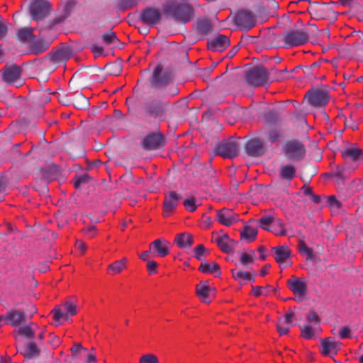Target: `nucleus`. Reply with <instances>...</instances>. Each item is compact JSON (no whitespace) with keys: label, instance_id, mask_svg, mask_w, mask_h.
I'll return each mask as SVG.
<instances>
[{"label":"nucleus","instance_id":"f257e3e1","mask_svg":"<svg viewBox=\"0 0 363 363\" xmlns=\"http://www.w3.org/2000/svg\"><path fill=\"white\" fill-rule=\"evenodd\" d=\"M163 9L165 13L183 23L189 21L193 15L191 6L184 0L168 1L164 5Z\"/></svg>","mask_w":363,"mask_h":363},{"label":"nucleus","instance_id":"f03ea898","mask_svg":"<svg viewBox=\"0 0 363 363\" xmlns=\"http://www.w3.org/2000/svg\"><path fill=\"white\" fill-rule=\"evenodd\" d=\"M320 318L315 311H310L306 316V323L301 327V336L306 340L316 337L320 330Z\"/></svg>","mask_w":363,"mask_h":363},{"label":"nucleus","instance_id":"7ed1b4c3","mask_svg":"<svg viewBox=\"0 0 363 363\" xmlns=\"http://www.w3.org/2000/svg\"><path fill=\"white\" fill-rule=\"evenodd\" d=\"M77 305L71 300L65 301L63 304L56 306L52 311L53 318L57 323L60 324L62 321L67 320L69 317L77 314Z\"/></svg>","mask_w":363,"mask_h":363},{"label":"nucleus","instance_id":"20e7f679","mask_svg":"<svg viewBox=\"0 0 363 363\" xmlns=\"http://www.w3.org/2000/svg\"><path fill=\"white\" fill-rule=\"evenodd\" d=\"M260 227L276 235L286 234L283 222L280 219H274L272 216H264L259 219Z\"/></svg>","mask_w":363,"mask_h":363},{"label":"nucleus","instance_id":"39448f33","mask_svg":"<svg viewBox=\"0 0 363 363\" xmlns=\"http://www.w3.org/2000/svg\"><path fill=\"white\" fill-rule=\"evenodd\" d=\"M308 40V35L301 30H293L287 32L283 37L286 48L300 46Z\"/></svg>","mask_w":363,"mask_h":363},{"label":"nucleus","instance_id":"423d86ee","mask_svg":"<svg viewBox=\"0 0 363 363\" xmlns=\"http://www.w3.org/2000/svg\"><path fill=\"white\" fill-rule=\"evenodd\" d=\"M182 199V195L176 191L167 192L163 201L162 216L165 218L170 216L176 210Z\"/></svg>","mask_w":363,"mask_h":363},{"label":"nucleus","instance_id":"0eeeda50","mask_svg":"<svg viewBox=\"0 0 363 363\" xmlns=\"http://www.w3.org/2000/svg\"><path fill=\"white\" fill-rule=\"evenodd\" d=\"M50 9V5L46 0H35L29 7L30 14L35 21H40L46 17Z\"/></svg>","mask_w":363,"mask_h":363},{"label":"nucleus","instance_id":"6e6552de","mask_svg":"<svg viewBox=\"0 0 363 363\" xmlns=\"http://www.w3.org/2000/svg\"><path fill=\"white\" fill-rule=\"evenodd\" d=\"M238 145L233 140H225L217 145L215 154L224 158H233L238 155Z\"/></svg>","mask_w":363,"mask_h":363},{"label":"nucleus","instance_id":"1a4fd4ad","mask_svg":"<svg viewBox=\"0 0 363 363\" xmlns=\"http://www.w3.org/2000/svg\"><path fill=\"white\" fill-rule=\"evenodd\" d=\"M21 75V69L16 65L5 67L2 70L3 80L7 84H14L16 86H19L22 84Z\"/></svg>","mask_w":363,"mask_h":363},{"label":"nucleus","instance_id":"9d476101","mask_svg":"<svg viewBox=\"0 0 363 363\" xmlns=\"http://www.w3.org/2000/svg\"><path fill=\"white\" fill-rule=\"evenodd\" d=\"M267 72L263 67H255L246 75L247 83L255 86L263 85L267 81Z\"/></svg>","mask_w":363,"mask_h":363},{"label":"nucleus","instance_id":"9b49d317","mask_svg":"<svg viewBox=\"0 0 363 363\" xmlns=\"http://www.w3.org/2000/svg\"><path fill=\"white\" fill-rule=\"evenodd\" d=\"M306 97L308 102L313 106L320 107L326 105L329 101L328 94L323 89H313L309 91Z\"/></svg>","mask_w":363,"mask_h":363},{"label":"nucleus","instance_id":"f8f14e48","mask_svg":"<svg viewBox=\"0 0 363 363\" xmlns=\"http://www.w3.org/2000/svg\"><path fill=\"white\" fill-rule=\"evenodd\" d=\"M287 286L296 296L304 297L307 294V282L300 277L292 276L287 281Z\"/></svg>","mask_w":363,"mask_h":363},{"label":"nucleus","instance_id":"ddd939ff","mask_svg":"<svg viewBox=\"0 0 363 363\" xmlns=\"http://www.w3.org/2000/svg\"><path fill=\"white\" fill-rule=\"evenodd\" d=\"M216 217L218 221L225 226H230L240 220L238 213H235L232 209L227 208L217 211Z\"/></svg>","mask_w":363,"mask_h":363},{"label":"nucleus","instance_id":"4468645a","mask_svg":"<svg viewBox=\"0 0 363 363\" xmlns=\"http://www.w3.org/2000/svg\"><path fill=\"white\" fill-rule=\"evenodd\" d=\"M235 22L238 26L244 30H249L255 25V19L252 13L246 11L238 13Z\"/></svg>","mask_w":363,"mask_h":363},{"label":"nucleus","instance_id":"2eb2a0df","mask_svg":"<svg viewBox=\"0 0 363 363\" xmlns=\"http://www.w3.org/2000/svg\"><path fill=\"white\" fill-rule=\"evenodd\" d=\"M142 145L147 150H157L163 146L164 138L160 133H151L144 138Z\"/></svg>","mask_w":363,"mask_h":363},{"label":"nucleus","instance_id":"dca6fc26","mask_svg":"<svg viewBox=\"0 0 363 363\" xmlns=\"http://www.w3.org/2000/svg\"><path fill=\"white\" fill-rule=\"evenodd\" d=\"M284 152L289 159H299L303 156L305 149L301 143L291 141L285 145Z\"/></svg>","mask_w":363,"mask_h":363},{"label":"nucleus","instance_id":"f3484780","mask_svg":"<svg viewBox=\"0 0 363 363\" xmlns=\"http://www.w3.org/2000/svg\"><path fill=\"white\" fill-rule=\"evenodd\" d=\"M340 349V343L332 337H327L321 340V354L323 356H334Z\"/></svg>","mask_w":363,"mask_h":363},{"label":"nucleus","instance_id":"a211bd4d","mask_svg":"<svg viewBox=\"0 0 363 363\" xmlns=\"http://www.w3.org/2000/svg\"><path fill=\"white\" fill-rule=\"evenodd\" d=\"M153 254L164 257L169 253V242L163 239H157L150 245Z\"/></svg>","mask_w":363,"mask_h":363},{"label":"nucleus","instance_id":"6ab92c4d","mask_svg":"<svg viewBox=\"0 0 363 363\" xmlns=\"http://www.w3.org/2000/svg\"><path fill=\"white\" fill-rule=\"evenodd\" d=\"M161 14L157 9L147 8L140 14L141 21L149 26L156 24L160 19Z\"/></svg>","mask_w":363,"mask_h":363},{"label":"nucleus","instance_id":"aec40b11","mask_svg":"<svg viewBox=\"0 0 363 363\" xmlns=\"http://www.w3.org/2000/svg\"><path fill=\"white\" fill-rule=\"evenodd\" d=\"M294 318V313L292 311H288L279 319L277 328L280 335H286L288 333Z\"/></svg>","mask_w":363,"mask_h":363},{"label":"nucleus","instance_id":"412c9836","mask_svg":"<svg viewBox=\"0 0 363 363\" xmlns=\"http://www.w3.org/2000/svg\"><path fill=\"white\" fill-rule=\"evenodd\" d=\"M229 45L230 40L227 36L218 35L208 43V48L213 51H223Z\"/></svg>","mask_w":363,"mask_h":363},{"label":"nucleus","instance_id":"4be33fe9","mask_svg":"<svg viewBox=\"0 0 363 363\" xmlns=\"http://www.w3.org/2000/svg\"><path fill=\"white\" fill-rule=\"evenodd\" d=\"M246 152L248 155L257 157L264 153L263 143L259 139H252L247 142L245 146Z\"/></svg>","mask_w":363,"mask_h":363},{"label":"nucleus","instance_id":"5701e85b","mask_svg":"<svg viewBox=\"0 0 363 363\" xmlns=\"http://www.w3.org/2000/svg\"><path fill=\"white\" fill-rule=\"evenodd\" d=\"M162 71V67L160 65H157L153 73V84L156 86H160L163 85H166L169 83L172 79V74L165 73L163 75H161Z\"/></svg>","mask_w":363,"mask_h":363},{"label":"nucleus","instance_id":"b1692460","mask_svg":"<svg viewBox=\"0 0 363 363\" xmlns=\"http://www.w3.org/2000/svg\"><path fill=\"white\" fill-rule=\"evenodd\" d=\"M196 292L201 301L209 303L211 300V294L213 292V289L208 286L205 282L201 281L196 286Z\"/></svg>","mask_w":363,"mask_h":363},{"label":"nucleus","instance_id":"393cba45","mask_svg":"<svg viewBox=\"0 0 363 363\" xmlns=\"http://www.w3.org/2000/svg\"><path fill=\"white\" fill-rule=\"evenodd\" d=\"M362 155V150L354 146L345 147L342 151V156L345 162L358 161Z\"/></svg>","mask_w":363,"mask_h":363},{"label":"nucleus","instance_id":"a878e982","mask_svg":"<svg viewBox=\"0 0 363 363\" xmlns=\"http://www.w3.org/2000/svg\"><path fill=\"white\" fill-rule=\"evenodd\" d=\"M128 259L123 257L121 259L116 260L107 267V274L111 276L121 274L127 268Z\"/></svg>","mask_w":363,"mask_h":363},{"label":"nucleus","instance_id":"bb28decb","mask_svg":"<svg viewBox=\"0 0 363 363\" xmlns=\"http://www.w3.org/2000/svg\"><path fill=\"white\" fill-rule=\"evenodd\" d=\"M6 320L7 323L13 326H18L26 321V315L24 313L21 311H12L6 314Z\"/></svg>","mask_w":363,"mask_h":363},{"label":"nucleus","instance_id":"cd10ccee","mask_svg":"<svg viewBox=\"0 0 363 363\" xmlns=\"http://www.w3.org/2000/svg\"><path fill=\"white\" fill-rule=\"evenodd\" d=\"M276 261L279 264L284 263L291 256V250L288 246H277L272 249Z\"/></svg>","mask_w":363,"mask_h":363},{"label":"nucleus","instance_id":"c85d7f7f","mask_svg":"<svg viewBox=\"0 0 363 363\" xmlns=\"http://www.w3.org/2000/svg\"><path fill=\"white\" fill-rule=\"evenodd\" d=\"M199 270L204 274H212L218 276L220 274L219 265L213 262L201 263Z\"/></svg>","mask_w":363,"mask_h":363},{"label":"nucleus","instance_id":"c756f323","mask_svg":"<svg viewBox=\"0 0 363 363\" xmlns=\"http://www.w3.org/2000/svg\"><path fill=\"white\" fill-rule=\"evenodd\" d=\"M34 28L31 27H24L17 30V37L20 41L27 42L33 38Z\"/></svg>","mask_w":363,"mask_h":363},{"label":"nucleus","instance_id":"7c9ffc66","mask_svg":"<svg viewBox=\"0 0 363 363\" xmlns=\"http://www.w3.org/2000/svg\"><path fill=\"white\" fill-rule=\"evenodd\" d=\"M231 273L233 277L238 281H255V277L251 274L249 272H243L241 270H238L236 269H231Z\"/></svg>","mask_w":363,"mask_h":363},{"label":"nucleus","instance_id":"2f4dec72","mask_svg":"<svg viewBox=\"0 0 363 363\" xmlns=\"http://www.w3.org/2000/svg\"><path fill=\"white\" fill-rule=\"evenodd\" d=\"M49 47L50 43L43 40L35 41L30 45L33 53L35 55H39L45 52L49 48Z\"/></svg>","mask_w":363,"mask_h":363},{"label":"nucleus","instance_id":"473e14b6","mask_svg":"<svg viewBox=\"0 0 363 363\" xmlns=\"http://www.w3.org/2000/svg\"><path fill=\"white\" fill-rule=\"evenodd\" d=\"M175 242L179 247H186L192 244L193 238L190 234L182 233L176 237Z\"/></svg>","mask_w":363,"mask_h":363},{"label":"nucleus","instance_id":"72a5a7b5","mask_svg":"<svg viewBox=\"0 0 363 363\" xmlns=\"http://www.w3.org/2000/svg\"><path fill=\"white\" fill-rule=\"evenodd\" d=\"M274 289L272 286L267 285L266 286H252L250 294L255 297H259L261 296H268L271 291Z\"/></svg>","mask_w":363,"mask_h":363},{"label":"nucleus","instance_id":"f704fd0d","mask_svg":"<svg viewBox=\"0 0 363 363\" xmlns=\"http://www.w3.org/2000/svg\"><path fill=\"white\" fill-rule=\"evenodd\" d=\"M216 242L223 252H230L232 250V247L229 244L230 238L228 235H223L221 236H218L216 239Z\"/></svg>","mask_w":363,"mask_h":363},{"label":"nucleus","instance_id":"c9c22d12","mask_svg":"<svg viewBox=\"0 0 363 363\" xmlns=\"http://www.w3.org/2000/svg\"><path fill=\"white\" fill-rule=\"evenodd\" d=\"M298 248L299 252L306 256L307 260H312L314 259L313 250L312 248L308 247L307 245L303 241L299 240Z\"/></svg>","mask_w":363,"mask_h":363},{"label":"nucleus","instance_id":"e433bc0d","mask_svg":"<svg viewBox=\"0 0 363 363\" xmlns=\"http://www.w3.org/2000/svg\"><path fill=\"white\" fill-rule=\"evenodd\" d=\"M257 235V230L256 228L252 226H245L241 231L242 238L247 239L249 241H253Z\"/></svg>","mask_w":363,"mask_h":363},{"label":"nucleus","instance_id":"4c0bfd02","mask_svg":"<svg viewBox=\"0 0 363 363\" xmlns=\"http://www.w3.org/2000/svg\"><path fill=\"white\" fill-rule=\"evenodd\" d=\"M295 168L292 165H285L281 168V176L282 178L291 180L295 176Z\"/></svg>","mask_w":363,"mask_h":363},{"label":"nucleus","instance_id":"58836bf2","mask_svg":"<svg viewBox=\"0 0 363 363\" xmlns=\"http://www.w3.org/2000/svg\"><path fill=\"white\" fill-rule=\"evenodd\" d=\"M40 353V350L38 346L34 342H30L26 346L24 355L26 358H32L35 356H38Z\"/></svg>","mask_w":363,"mask_h":363},{"label":"nucleus","instance_id":"ea45409f","mask_svg":"<svg viewBox=\"0 0 363 363\" xmlns=\"http://www.w3.org/2000/svg\"><path fill=\"white\" fill-rule=\"evenodd\" d=\"M69 50L68 49H60L57 50L52 55V60L55 62L67 60L69 57Z\"/></svg>","mask_w":363,"mask_h":363},{"label":"nucleus","instance_id":"a19ab883","mask_svg":"<svg viewBox=\"0 0 363 363\" xmlns=\"http://www.w3.org/2000/svg\"><path fill=\"white\" fill-rule=\"evenodd\" d=\"M103 41L105 44L109 45H116L118 40L113 32H110L108 33H106L103 35Z\"/></svg>","mask_w":363,"mask_h":363},{"label":"nucleus","instance_id":"79ce46f5","mask_svg":"<svg viewBox=\"0 0 363 363\" xmlns=\"http://www.w3.org/2000/svg\"><path fill=\"white\" fill-rule=\"evenodd\" d=\"M90 179L87 174L78 175L74 179V186L76 189H79L82 184L87 183Z\"/></svg>","mask_w":363,"mask_h":363},{"label":"nucleus","instance_id":"37998d69","mask_svg":"<svg viewBox=\"0 0 363 363\" xmlns=\"http://www.w3.org/2000/svg\"><path fill=\"white\" fill-rule=\"evenodd\" d=\"M139 363H159V359L155 354L148 353L140 357Z\"/></svg>","mask_w":363,"mask_h":363},{"label":"nucleus","instance_id":"c03bdc74","mask_svg":"<svg viewBox=\"0 0 363 363\" xmlns=\"http://www.w3.org/2000/svg\"><path fill=\"white\" fill-rule=\"evenodd\" d=\"M255 252L251 251L250 253H242L240 256V262L242 265H246L254 262Z\"/></svg>","mask_w":363,"mask_h":363},{"label":"nucleus","instance_id":"a18cd8bd","mask_svg":"<svg viewBox=\"0 0 363 363\" xmlns=\"http://www.w3.org/2000/svg\"><path fill=\"white\" fill-rule=\"evenodd\" d=\"M183 204L186 209L190 212H194L197 208L195 198H190L184 200Z\"/></svg>","mask_w":363,"mask_h":363},{"label":"nucleus","instance_id":"49530a36","mask_svg":"<svg viewBox=\"0 0 363 363\" xmlns=\"http://www.w3.org/2000/svg\"><path fill=\"white\" fill-rule=\"evenodd\" d=\"M147 269L150 275L157 273L158 264L154 260H147Z\"/></svg>","mask_w":363,"mask_h":363},{"label":"nucleus","instance_id":"de8ad7c7","mask_svg":"<svg viewBox=\"0 0 363 363\" xmlns=\"http://www.w3.org/2000/svg\"><path fill=\"white\" fill-rule=\"evenodd\" d=\"M18 333L22 334L27 337H31L34 335V332L29 325L20 328L18 329Z\"/></svg>","mask_w":363,"mask_h":363},{"label":"nucleus","instance_id":"09e8293b","mask_svg":"<svg viewBox=\"0 0 363 363\" xmlns=\"http://www.w3.org/2000/svg\"><path fill=\"white\" fill-rule=\"evenodd\" d=\"M339 335L341 339L350 338L351 330L348 326H344L340 328Z\"/></svg>","mask_w":363,"mask_h":363},{"label":"nucleus","instance_id":"8fccbe9b","mask_svg":"<svg viewBox=\"0 0 363 363\" xmlns=\"http://www.w3.org/2000/svg\"><path fill=\"white\" fill-rule=\"evenodd\" d=\"M198 28L202 33H207L211 30V24L207 21H201L198 24Z\"/></svg>","mask_w":363,"mask_h":363},{"label":"nucleus","instance_id":"3c124183","mask_svg":"<svg viewBox=\"0 0 363 363\" xmlns=\"http://www.w3.org/2000/svg\"><path fill=\"white\" fill-rule=\"evenodd\" d=\"M205 247L203 245H198L194 250V257L201 259L205 252Z\"/></svg>","mask_w":363,"mask_h":363},{"label":"nucleus","instance_id":"603ef678","mask_svg":"<svg viewBox=\"0 0 363 363\" xmlns=\"http://www.w3.org/2000/svg\"><path fill=\"white\" fill-rule=\"evenodd\" d=\"M136 5V0H123L121 3V8L123 9H128Z\"/></svg>","mask_w":363,"mask_h":363},{"label":"nucleus","instance_id":"864d4df0","mask_svg":"<svg viewBox=\"0 0 363 363\" xmlns=\"http://www.w3.org/2000/svg\"><path fill=\"white\" fill-rule=\"evenodd\" d=\"M7 23L5 21H0V40L3 39L7 34Z\"/></svg>","mask_w":363,"mask_h":363},{"label":"nucleus","instance_id":"5fc2aeb1","mask_svg":"<svg viewBox=\"0 0 363 363\" xmlns=\"http://www.w3.org/2000/svg\"><path fill=\"white\" fill-rule=\"evenodd\" d=\"M80 351H84V352H87L88 350L86 348L82 347L81 345H74L71 348V352L73 355H76Z\"/></svg>","mask_w":363,"mask_h":363},{"label":"nucleus","instance_id":"6e6d98bb","mask_svg":"<svg viewBox=\"0 0 363 363\" xmlns=\"http://www.w3.org/2000/svg\"><path fill=\"white\" fill-rule=\"evenodd\" d=\"M269 140L272 143L275 142L279 140L280 137V134L277 130H272L269 134Z\"/></svg>","mask_w":363,"mask_h":363},{"label":"nucleus","instance_id":"4d7b16f0","mask_svg":"<svg viewBox=\"0 0 363 363\" xmlns=\"http://www.w3.org/2000/svg\"><path fill=\"white\" fill-rule=\"evenodd\" d=\"M76 247L84 253L87 249L86 245L82 240H77L76 242Z\"/></svg>","mask_w":363,"mask_h":363},{"label":"nucleus","instance_id":"13d9d810","mask_svg":"<svg viewBox=\"0 0 363 363\" xmlns=\"http://www.w3.org/2000/svg\"><path fill=\"white\" fill-rule=\"evenodd\" d=\"M151 254H153V252H152V250H150V249L149 250H147V251L143 252L140 255V258L143 261L147 262V260H149V258H150Z\"/></svg>","mask_w":363,"mask_h":363},{"label":"nucleus","instance_id":"bf43d9fd","mask_svg":"<svg viewBox=\"0 0 363 363\" xmlns=\"http://www.w3.org/2000/svg\"><path fill=\"white\" fill-rule=\"evenodd\" d=\"M91 50L93 53L96 56L101 55L104 52L103 48L98 45H94L91 48Z\"/></svg>","mask_w":363,"mask_h":363},{"label":"nucleus","instance_id":"052dcab7","mask_svg":"<svg viewBox=\"0 0 363 363\" xmlns=\"http://www.w3.org/2000/svg\"><path fill=\"white\" fill-rule=\"evenodd\" d=\"M87 353V357H86V363H96V357L94 354Z\"/></svg>","mask_w":363,"mask_h":363},{"label":"nucleus","instance_id":"680f3d73","mask_svg":"<svg viewBox=\"0 0 363 363\" xmlns=\"http://www.w3.org/2000/svg\"><path fill=\"white\" fill-rule=\"evenodd\" d=\"M258 252L259 254V258L262 259V260H264L265 258H266V255H265V252H266V249L263 247V246H260L259 248H258Z\"/></svg>","mask_w":363,"mask_h":363},{"label":"nucleus","instance_id":"e2e57ef3","mask_svg":"<svg viewBox=\"0 0 363 363\" xmlns=\"http://www.w3.org/2000/svg\"><path fill=\"white\" fill-rule=\"evenodd\" d=\"M328 201L331 205L336 206L337 207L340 206L339 201L336 199V198L334 196H331L328 199Z\"/></svg>","mask_w":363,"mask_h":363},{"label":"nucleus","instance_id":"0e129e2a","mask_svg":"<svg viewBox=\"0 0 363 363\" xmlns=\"http://www.w3.org/2000/svg\"><path fill=\"white\" fill-rule=\"evenodd\" d=\"M269 267H270V266L268 265V264H267L264 267H263L261 269L260 272H259L260 276L264 277L268 273Z\"/></svg>","mask_w":363,"mask_h":363},{"label":"nucleus","instance_id":"69168bd1","mask_svg":"<svg viewBox=\"0 0 363 363\" xmlns=\"http://www.w3.org/2000/svg\"><path fill=\"white\" fill-rule=\"evenodd\" d=\"M238 48L237 47H234L230 50V51L228 53V55L230 57H233L238 52Z\"/></svg>","mask_w":363,"mask_h":363},{"label":"nucleus","instance_id":"338daca9","mask_svg":"<svg viewBox=\"0 0 363 363\" xmlns=\"http://www.w3.org/2000/svg\"><path fill=\"white\" fill-rule=\"evenodd\" d=\"M87 231H88V233H89L91 234V236H94L96 233V227L91 226L88 228Z\"/></svg>","mask_w":363,"mask_h":363},{"label":"nucleus","instance_id":"774afa93","mask_svg":"<svg viewBox=\"0 0 363 363\" xmlns=\"http://www.w3.org/2000/svg\"><path fill=\"white\" fill-rule=\"evenodd\" d=\"M5 323H7L6 320V316L4 317L0 315V327Z\"/></svg>","mask_w":363,"mask_h":363}]
</instances>
